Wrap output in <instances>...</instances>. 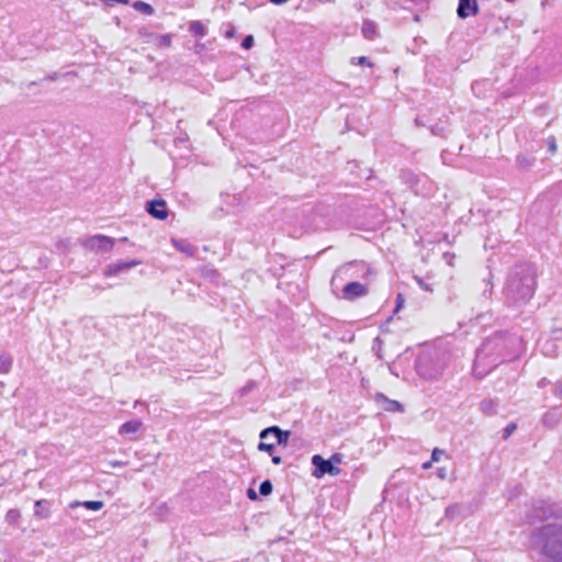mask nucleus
<instances>
[{
  "instance_id": "obj_1",
  "label": "nucleus",
  "mask_w": 562,
  "mask_h": 562,
  "mask_svg": "<svg viewBox=\"0 0 562 562\" xmlns=\"http://www.w3.org/2000/svg\"><path fill=\"white\" fill-rule=\"evenodd\" d=\"M536 290V271L530 265L517 266L510 272L506 286L505 295L507 302L514 305L527 303Z\"/></svg>"
},
{
  "instance_id": "obj_2",
  "label": "nucleus",
  "mask_w": 562,
  "mask_h": 562,
  "mask_svg": "<svg viewBox=\"0 0 562 562\" xmlns=\"http://www.w3.org/2000/svg\"><path fill=\"white\" fill-rule=\"evenodd\" d=\"M531 543L550 562H562V524H547L535 529Z\"/></svg>"
},
{
  "instance_id": "obj_3",
  "label": "nucleus",
  "mask_w": 562,
  "mask_h": 562,
  "mask_svg": "<svg viewBox=\"0 0 562 562\" xmlns=\"http://www.w3.org/2000/svg\"><path fill=\"white\" fill-rule=\"evenodd\" d=\"M447 367V355L441 350L423 352L416 360L418 374L427 380L439 378Z\"/></svg>"
},
{
  "instance_id": "obj_4",
  "label": "nucleus",
  "mask_w": 562,
  "mask_h": 562,
  "mask_svg": "<svg viewBox=\"0 0 562 562\" xmlns=\"http://www.w3.org/2000/svg\"><path fill=\"white\" fill-rule=\"evenodd\" d=\"M495 347L496 344L493 340H486L477 350L473 363V373L476 378H484L501 362L499 357L493 355Z\"/></svg>"
},
{
  "instance_id": "obj_5",
  "label": "nucleus",
  "mask_w": 562,
  "mask_h": 562,
  "mask_svg": "<svg viewBox=\"0 0 562 562\" xmlns=\"http://www.w3.org/2000/svg\"><path fill=\"white\" fill-rule=\"evenodd\" d=\"M561 516V509L554 504L546 501H536L532 503L530 512L526 516L528 524L547 520L550 518H558Z\"/></svg>"
},
{
  "instance_id": "obj_6",
  "label": "nucleus",
  "mask_w": 562,
  "mask_h": 562,
  "mask_svg": "<svg viewBox=\"0 0 562 562\" xmlns=\"http://www.w3.org/2000/svg\"><path fill=\"white\" fill-rule=\"evenodd\" d=\"M82 246L94 252H108L112 250L114 246V239L112 237L105 236V235H93L90 237L85 238L81 241Z\"/></svg>"
},
{
  "instance_id": "obj_7",
  "label": "nucleus",
  "mask_w": 562,
  "mask_h": 562,
  "mask_svg": "<svg viewBox=\"0 0 562 562\" xmlns=\"http://www.w3.org/2000/svg\"><path fill=\"white\" fill-rule=\"evenodd\" d=\"M312 464L315 467L314 476L322 477L325 474L337 475L340 473V469L331 463L329 460H325L322 456L315 454L312 457Z\"/></svg>"
},
{
  "instance_id": "obj_8",
  "label": "nucleus",
  "mask_w": 562,
  "mask_h": 562,
  "mask_svg": "<svg viewBox=\"0 0 562 562\" xmlns=\"http://www.w3.org/2000/svg\"><path fill=\"white\" fill-rule=\"evenodd\" d=\"M369 289L366 284L356 281L347 283L342 289L344 299L348 301L362 297L367 295Z\"/></svg>"
},
{
  "instance_id": "obj_9",
  "label": "nucleus",
  "mask_w": 562,
  "mask_h": 562,
  "mask_svg": "<svg viewBox=\"0 0 562 562\" xmlns=\"http://www.w3.org/2000/svg\"><path fill=\"white\" fill-rule=\"evenodd\" d=\"M401 179L405 184H407L409 188H412L416 193H419L423 191V189L419 188L420 182L424 183L423 187L428 182V178L426 176L416 175L411 170H402Z\"/></svg>"
},
{
  "instance_id": "obj_10",
  "label": "nucleus",
  "mask_w": 562,
  "mask_h": 562,
  "mask_svg": "<svg viewBox=\"0 0 562 562\" xmlns=\"http://www.w3.org/2000/svg\"><path fill=\"white\" fill-rule=\"evenodd\" d=\"M146 211L157 220H166L168 217L166 201L162 199L148 201L146 203Z\"/></svg>"
},
{
  "instance_id": "obj_11",
  "label": "nucleus",
  "mask_w": 562,
  "mask_h": 562,
  "mask_svg": "<svg viewBox=\"0 0 562 562\" xmlns=\"http://www.w3.org/2000/svg\"><path fill=\"white\" fill-rule=\"evenodd\" d=\"M140 265L138 260L117 261L109 265L104 270V276L115 277L122 272H125L134 267Z\"/></svg>"
},
{
  "instance_id": "obj_12",
  "label": "nucleus",
  "mask_w": 562,
  "mask_h": 562,
  "mask_svg": "<svg viewBox=\"0 0 562 562\" xmlns=\"http://www.w3.org/2000/svg\"><path fill=\"white\" fill-rule=\"evenodd\" d=\"M274 435L277 442L279 445H286L289 441V438L291 436V432L289 430H282L278 426H270L268 428H265L260 431V439L263 440L268 437V435Z\"/></svg>"
},
{
  "instance_id": "obj_13",
  "label": "nucleus",
  "mask_w": 562,
  "mask_h": 562,
  "mask_svg": "<svg viewBox=\"0 0 562 562\" xmlns=\"http://www.w3.org/2000/svg\"><path fill=\"white\" fill-rule=\"evenodd\" d=\"M457 12L459 18L461 19H467L469 16L475 15L477 13L476 0H459Z\"/></svg>"
},
{
  "instance_id": "obj_14",
  "label": "nucleus",
  "mask_w": 562,
  "mask_h": 562,
  "mask_svg": "<svg viewBox=\"0 0 562 562\" xmlns=\"http://www.w3.org/2000/svg\"><path fill=\"white\" fill-rule=\"evenodd\" d=\"M171 243L177 250L187 255L188 257H193L196 252V248L186 239L173 238Z\"/></svg>"
},
{
  "instance_id": "obj_15",
  "label": "nucleus",
  "mask_w": 562,
  "mask_h": 562,
  "mask_svg": "<svg viewBox=\"0 0 562 562\" xmlns=\"http://www.w3.org/2000/svg\"><path fill=\"white\" fill-rule=\"evenodd\" d=\"M142 427L143 423L139 419H133L121 425V427L119 428V434L121 436L136 434Z\"/></svg>"
},
{
  "instance_id": "obj_16",
  "label": "nucleus",
  "mask_w": 562,
  "mask_h": 562,
  "mask_svg": "<svg viewBox=\"0 0 562 562\" xmlns=\"http://www.w3.org/2000/svg\"><path fill=\"white\" fill-rule=\"evenodd\" d=\"M498 402L493 398H484L480 403V411L486 416H494L497 414Z\"/></svg>"
},
{
  "instance_id": "obj_17",
  "label": "nucleus",
  "mask_w": 562,
  "mask_h": 562,
  "mask_svg": "<svg viewBox=\"0 0 562 562\" xmlns=\"http://www.w3.org/2000/svg\"><path fill=\"white\" fill-rule=\"evenodd\" d=\"M560 420V414L555 408L548 411L542 417V424L546 427L553 428Z\"/></svg>"
},
{
  "instance_id": "obj_18",
  "label": "nucleus",
  "mask_w": 562,
  "mask_h": 562,
  "mask_svg": "<svg viewBox=\"0 0 562 562\" xmlns=\"http://www.w3.org/2000/svg\"><path fill=\"white\" fill-rule=\"evenodd\" d=\"M72 507L75 506H83L86 507L87 509H90V510H100L101 508H103L104 504L103 502L101 501H86V502H82V503H74L71 505Z\"/></svg>"
},
{
  "instance_id": "obj_19",
  "label": "nucleus",
  "mask_w": 562,
  "mask_h": 562,
  "mask_svg": "<svg viewBox=\"0 0 562 562\" xmlns=\"http://www.w3.org/2000/svg\"><path fill=\"white\" fill-rule=\"evenodd\" d=\"M535 162V158L529 157L527 155H518L517 156V166L522 169L527 170L529 169Z\"/></svg>"
},
{
  "instance_id": "obj_20",
  "label": "nucleus",
  "mask_w": 562,
  "mask_h": 562,
  "mask_svg": "<svg viewBox=\"0 0 562 562\" xmlns=\"http://www.w3.org/2000/svg\"><path fill=\"white\" fill-rule=\"evenodd\" d=\"M133 8L136 11L142 12L147 15H151L154 13V8L144 1H139V0L135 1L133 3Z\"/></svg>"
},
{
  "instance_id": "obj_21",
  "label": "nucleus",
  "mask_w": 562,
  "mask_h": 562,
  "mask_svg": "<svg viewBox=\"0 0 562 562\" xmlns=\"http://www.w3.org/2000/svg\"><path fill=\"white\" fill-rule=\"evenodd\" d=\"M12 367V358L8 355H0V373H8Z\"/></svg>"
},
{
  "instance_id": "obj_22",
  "label": "nucleus",
  "mask_w": 562,
  "mask_h": 562,
  "mask_svg": "<svg viewBox=\"0 0 562 562\" xmlns=\"http://www.w3.org/2000/svg\"><path fill=\"white\" fill-rule=\"evenodd\" d=\"M189 30L192 34L203 37L205 35V27L200 21L190 23Z\"/></svg>"
},
{
  "instance_id": "obj_23",
  "label": "nucleus",
  "mask_w": 562,
  "mask_h": 562,
  "mask_svg": "<svg viewBox=\"0 0 562 562\" xmlns=\"http://www.w3.org/2000/svg\"><path fill=\"white\" fill-rule=\"evenodd\" d=\"M379 397H381V398H383V400L385 401L386 405H385V407H384V408H385L386 411H392V412H395V411H397V412H402V411H403V405H402L400 402H397V401H393V400H387V398H386L384 395H382V394H381V395H379Z\"/></svg>"
},
{
  "instance_id": "obj_24",
  "label": "nucleus",
  "mask_w": 562,
  "mask_h": 562,
  "mask_svg": "<svg viewBox=\"0 0 562 562\" xmlns=\"http://www.w3.org/2000/svg\"><path fill=\"white\" fill-rule=\"evenodd\" d=\"M155 44L158 47H169L171 45V35L164 34L155 36Z\"/></svg>"
},
{
  "instance_id": "obj_25",
  "label": "nucleus",
  "mask_w": 562,
  "mask_h": 562,
  "mask_svg": "<svg viewBox=\"0 0 562 562\" xmlns=\"http://www.w3.org/2000/svg\"><path fill=\"white\" fill-rule=\"evenodd\" d=\"M375 33V25L371 22H364L362 25V34L366 38L371 40Z\"/></svg>"
},
{
  "instance_id": "obj_26",
  "label": "nucleus",
  "mask_w": 562,
  "mask_h": 562,
  "mask_svg": "<svg viewBox=\"0 0 562 562\" xmlns=\"http://www.w3.org/2000/svg\"><path fill=\"white\" fill-rule=\"evenodd\" d=\"M461 513V506L459 504L450 505L446 508V517L447 518H456Z\"/></svg>"
},
{
  "instance_id": "obj_27",
  "label": "nucleus",
  "mask_w": 562,
  "mask_h": 562,
  "mask_svg": "<svg viewBox=\"0 0 562 562\" xmlns=\"http://www.w3.org/2000/svg\"><path fill=\"white\" fill-rule=\"evenodd\" d=\"M20 519V512L18 509H9L5 515V520L10 525H15Z\"/></svg>"
},
{
  "instance_id": "obj_28",
  "label": "nucleus",
  "mask_w": 562,
  "mask_h": 562,
  "mask_svg": "<svg viewBox=\"0 0 562 562\" xmlns=\"http://www.w3.org/2000/svg\"><path fill=\"white\" fill-rule=\"evenodd\" d=\"M272 483L269 480L261 482L259 486V493L263 496H268L272 493Z\"/></svg>"
},
{
  "instance_id": "obj_29",
  "label": "nucleus",
  "mask_w": 562,
  "mask_h": 562,
  "mask_svg": "<svg viewBox=\"0 0 562 562\" xmlns=\"http://www.w3.org/2000/svg\"><path fill=\"white\" fill-rule=\"evenodd\" d=\"M484 289L482 291V295L485 297V299H490L491 295H492V292H493V283H492V277L490 276V278L487 280H484Z\"/></svg>"
},
{
  "instance_id": "obj_30",
  "label": "nucleus",
  "mask_w": 562,
  "mask_h": 562,
  "mask_svg": "<svg viewBox=\"0 0 562 562\" xmlns=\"http://www.w3.org/2000/svg\"><path fill=\"white\" fill-rule=\"evenodd\" d=\"M442 457H446L448 458L447 453L445 450L442 449H439V448H435L431 452V461L434 462H439L441 460Z\"/></svg>"
},
{
  "instance_id": "obj_31",
  "label": "nucleus",
  "mask_w": 562,
  "mask_h": 562,
  "mask_svg": "<svg viewBox=\"0 0 562 562\" xmlns=\"http://www.w3.org/2000/svg\"><path fill=\"white\" fill-rule=\"evenodd\" d=\"M517 429V425L515 423H509L503 431V438L506 440L509 436Z\"/></svg>"
},
{
  "instance_id": "obj_32",
  "label": "nucleus",
  "mask_w": 562,
  "mask_h": 562,
  "mask_svg": "<svg viewBox=\"0 0 562 562\" xmlns=\"http://www.w3.org/2000/svg\"><path fill=\"white\" fill-rule=\"evenodd\" d=\"M258 449H259L260 451H266V452H268L269 454H271V456H272V452H273V450H274V445H272V443H266V442L261 441V442H259V445H258Z\"/></svg>"
},
{
  "instance_id": "obj_33",
  "label": "nucleus",
  "mask_w": 562,
  "mask_h": 562,
  "mask_svg": "<svg viewBox=\"0 0 562 562\" xmlns=\"http://www.w3.org/2000/svg\"><path fill=\"white\" fill-rule=\"evenodd\" d=\"M254 43H255L254 36L247 35L244 37V40L241 42V47L245 49H250L254 46Z\"/></svg>"
},
{
  "instance_id": "obj_34",
  "label": "nucleus",
  "mask_w": 562,
  "mask_h": 562,
  "mask_svg": "<svg viewBox=\"0 0 562 562\" xmlns=\"http://www.w3.org/2000/svg\"><path fill=\"white\" fill-rule=\"evenodd\" d=\"M255 387H256V382L250 381V382H248L245 386H243V387L240 389V393H241V395H246V394H248L251 390H254Z\"/></svg>"
},
{
  "instance_id": "obj_35",
  "label": "nucleus",
  "mask_w": 562,
  "mask_h": 562,
  "mask_svg": "<svg viewBox=\"0 0 562 562\" xmlns=\"http://www.w3.org/2000/svg\"><path fill=\"white\" fill-rule=\"evenodd\" d=\"M404 302H405V299H404L403 294H401V293L397 294L394 313H397L403 307Z\"/></svg>"
},
{
  "instance_id": "obj_36",
  "label": "nucleus",
  "mask_w": 562,
  "mask_h": 562,
  "mask_svg": "<svg viewBox=\"0 0 562 562\" xmlns=\"http://www.w3.org/2000/svg\"><path fill=\"white\" fill-rule=\"evenodd\" d=\"M417 284L425 291L431 292L432 289L419 277H415Z\"/></svg>"
},
{
  "instance_id": "obj_37",
  "label": "nucleus",
  "mask_w": 562,
  "mask_h": 562,
  "mask_svg": "<svg viewBox=\"0 0 562 562\" xmlns=\"http://www.w3.org/2000/svg\"><path fill=\"white\" fill-rule=\"evenodd\" d=\"M547 143H548V147H549V150L551 153H555L557 151V142H555V138L554 137H549L547 139Z\"/></svg>"
},
{
  "instance_id": "obj_38",
  "label": "nucleus",
  "mask_w": 562,
  "mask_h": 562,
  "mask_svg": "<svg viewBox=\"0 0 562 562\" xmlns=\"http://www.w3.org/2000/svg\"><path fill=\"white\" fill-rule=\"evenodd\" d=\"M437 476L441 480H446L448 477V471L446 468H439L436 472Z\"/></svg>"
},
{
  "instance_id": "obj_39",
  "label": "nucleus",
  "mask_w": 562,
  "mask_h": 562,
  "mask_svg": "<svg viewBox=\"0 0 562 562\" xmlns=\"http://www.w3.org/2000/svg\"><path fill=\"white\" fill-rule=\"evenodd\" d=\"M357 65H360V66H371V63L369 61V59L366 57V56H361V57H358L357 58Z\"/></svg>"
},
{
  "instance_id": "obj_40",
  "label": "nucleus",
  "mask_w": 562,
  "mask_h": 562,
  "mask_svg": "<svg viewBox=\"0 0 562 562\" xmlns=\"http://www.w3.org/2000/svg\"><path fill=\"white\" fill-rule=\"evenodd\" d=\"M328 460L331 461V463L334 465L337 464V463H340L341 462V454L335 453Z\"/></svg>"
},
{
  "instance_id": "obj_41",
  "label": "nucleus",
  "mask_w": 562,
  "mask_h": 562,
  "mask_svg": "<svg viewBox=\"0 0 562 562\" xmlns=\"http://www.w3.org/2000/svg\"><path fill=\"white\" fill-rule=\"evenodd\" d=\"M247 496H248V498H249V499H251V501H256V499H258L257 493H256V492H255V490H252V488H248V491H247Z\"/></svg>"
},
{
  "instance_id": "obj_42",
  "label": "nucleus",
  "mask_w": 562,
  "mask_h": 562,
  "mask_svg": "<svg viewBox=\"0 0 562 562\" xmlns=\"http://www.w3.org/2000/svg\"><path fill=\"white\" fill-rule=\"evenodd\" d=\"M139 36L142 38H145L146 42H149V40H147V38L153 36V34L148 33L145 29H143V30L139 31Z\"/></svg>"
},
{
  "instance_id": "obj_43",
  "label": "nucleus",
  "mask_w": 562,
  "mask_h": 562,
  "mask_svg": "<svg viewBox=\"0 0 562 562\" xmlns=\"http://www.w3.org/2000/svg\"><path fill=\"white\" fill-rule=\"evenodd\" d=\"M555 394L562 398V382H559L555 386Z\"/></svg>"
},
{
  "instance_id": "obj_44",
  "label": "nucleus",
  "mask_w": 562,
  "mask_h": 562,
  "mask_svg": "<svg viewBox=\"0 0 562 562\" xmlns=\"http://www.w3.org/2000/svg\"><path fill=\"white\" fill-rule=\"evenodd\" d=\"M271 457H272L271 461H272L273 464H280L282 462L281 457L273 456V454Z\"/></svg>"
},
{
  "instance_id": "obj_45",
  "label": "nucleus",
  "mask_w": 562,
  "mask_h": 562,
  "mask_svg": "<svg viewBox=\"0 0 562 562\" xmlns=\"http://www.w3.org/2000/svg\"><path fill=\"white\" fill-rule=\"evenodd\" d=\"M432 463H434V461L430 460V461L424 462L422 467H423V469L428 470L431 468Z\"/></svg>"
},
{
  "instance_id": "obj_46",
  "label": "nucleus",
  "mask_w": 562,
  "mask_h": 562,
  "mask_svg": "<svg viewBox=\"0 0 562 562\" xmlns=\"http://www.w3.org/2000/svg\"><path fill=\"white\" fill-rule=\"evenodd\" d=\"M111 464H112L113 468H116V467H123L126 463L123 462V461H113Z\"/></svg>"
},
{
  "instance_id": "obj_47",
  "label": "nucleus",
  "mask_w": 562,
  "mask_h": 562,
  "mask_svg": "<svg viewBox=\"0 0 562 562\" xmlns=\"http://www.w3.org/2000/svg\"><path fill=\"white\" fill-rule=\"evenodd\" d=\"M106 2L109 3H113V2H116V3H128V0H106Z\"/></svg>"
},
{
  "instance_id": "obj_48",
  "label": "nucleus",
  "mask_w": 562,
  "mask_h": 562,
  "mask_svg": "<svg viewBox=\"0 0 562 562\" xmlns=\"http://www.w3.org/2000/svg\"><path fill=\"white\" fill-rule=\"evenodd\" d=\"M289 0H270L271 3L273 4H283L285 2H288Z\"/></svg>"
},
{
  "instance_id": "obj_49",
  "label": "nucleus",
  "mask_w": 562,
  "mask_h": 562,
  "mask_svg": "<svg viewBox=\"0 0 562 562\" xmlns=\"http://www.w3.org/2000/svg\"><path fill=\"white\" fill-rule=\"evenodd\" d=\"M234 36V30L226 32V37H233Z\"/></svg>"
},
{
  "instance_id": "obj_50",
  "label": "nucleus",
  "mask_w": 562,
  "mask_h": 562,
  "mask_svg": "<svg viewBox=\"0 0 562 562\" xmlns=\"http://www.w3.org/2000/svg\"><path fill=\"white\" fill-rule=\"evenodd\" d=\"M42 503H43V501H37V502L35 503V506H36V507H38V509H42V506H41V505H42Z\"/></svg>"
},
{
  "instance_id": "obj_51",
  "label": "nucleus",
  "mask_w": 562,
  "mask_h": 562,
  "mask_svg": "<svg viewBox=\"0 0 562 562\" xmlns=\"http://www.w3.org/2000/svg\"><path fill=\"white\" fill-rule=\"evenodd\" d=\"M42 503H43V501H37V502L35 503V506H36V507H38V509H42V506H41V505H42Z\"/></svg>"
},
{
  "instance_id": "obj_52",
  "label": "nucleus",
  "mask_w": 562,
  "mask_h": 562,
  "mask_svg": "<svg viewBox=\"0 0 562 562\" xmlns=\"http://www.w3.org/2000/svg\"><path fill=\"white\" fill-rule=\"evenodd\" d=\"M543 385H546V379H542V380L539 382V386H540V387H541V386H543Z\"/></svg>"
}]
</instances>
